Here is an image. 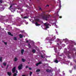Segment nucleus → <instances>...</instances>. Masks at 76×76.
Instances as JSON below:
<instances>
[{"label": "nucleus", "mask_w": 76, "mask_h": 76, "mask_svg": "<svg viewBox=\"0 0 76 76\" xmlns=\"http://www.w3.org/2000/svg\"><path fill=\"white\" fill-rule=\"evenodd\" d=\"M41 16L42 19L45 20H48V19L49 18V16H50V15H48V14H47L46 12H43L42 13Z\"/></svg>", "instance_id": "f257e3e1"}, {"label": "nucleus", "mask_w": 76, "mask_h": 76, "mask_svg": "<svg viewBox=\"0 0 76 76\" xmlns=\"http://www.w3.org/2000/svg\"><path fill=\"white\" fill-rule=\"evenodd\" d=\"M44 25L46 29H48L50 28V26H49L50 24L49 23H44Z\"/></svg>", "instance_id": "f03ea898"}, {"label": "nucleus", "mask_w": 76, "mask_h": 76, "mask_svg": "<svg viewBox=\"0 0 76 76\" xmlns=\"http://www.w3.org/2000/svg\"><path fill=\"white\" fill-rule=\"evenodd\" d=\"M23 66V65H22V64H21L18 67V69L19 70H21V69H22V68Z\"/></svg>", "instance_id": "7ed1b4c3"}, {"label": "nucleus", "mask_w": 76, "mask_h": 76, "mask_svg": "<svg viewBox=\"0 0 76 76\" xmlns=\"http://www.w3.org/2000/svg\"><path fill=\"white\" fill-rule=\"evenodd\" d=\"M56 39V36H55L54 37H53L52 38L50 39L49 40V41H54V39Z\"/></svg>", "instance_id": "20e7f679"}, {"label": "nucleus", "mask_w": 76, "mask_h": 76, "mask_svg": "<svg viewBox=\"0 0 76 76\" xmlns=\"http://www.w3.org/2000/svg\"><path fill=\"white\" fill-rule=\"evenodd\" d=\"M15 70H16V67H14L12 70V73H15Z\"/></svg>", "instance_id": "39448f33"}, {"label": "nucleus", "mask_w": 76, "mask_h": 76, "mask_svg": "<svg viewBox=\"0 0 76 76\" xmlns=\"http://www.w3.org/2000/svg\"><path fill=\"white\" fill-rule=\"evenodd\" d=\"M42 64V62L40 61L39 63H37L36 64V66H38L39 64Z\"/></svg>", "instance_id": "423d86ee"}, {"label": "nucleus", "mask_w": 76, "mask_h": 76, "mask_svg": "<svg viewBox=\"0 0 76 76\" xmlns=\"http://www.w3.org/2000/svg\"><path fill=\"white\" fill-rule=\"evenodd\" d=\"M46 72H48H48L50 73V72H51V70H50L49 69H47L46 70Z\"/></svg>", "instance_id": "0eeeda50"}, {"label": "nucleus", "mask_w": 76, "mask_h": 76, "mask_svg": "<svg viewBox=\"0 0 76 76\" xmlns=\"http://www.w3.org/2000/svg\"><path fill=\"white\" fill-rule=\"evenodd\" d=\"M8 35H11V36H12V37H13V34H12V33H10V32H8Z\"/></svg>", "instance_id": "6e6552de"}, {"label": "nucleus", "mask_w": 76, "mask_h": 76, "mask_svg": "<svg viewBox=\"0 0 76 76\" xmlns=\"http://www.w3.org/2000/svg\"><path fill=\"white\" fill-rule=\"evenodd\" d=\"M35 25H36V26H40V24L38 23H37V22H36V23H35Z\"/></svg>", "instance_id": "1a4fd4ad"}, {"label": "nucleus", "mask_w": 76, "mask_h": 76, "mask_svg": "<svg viewBox=\"0 0 76 76\" xmlns=\"http://www.w3.org/2000/svg\"><path fill=\"white\" fill-rule=\"evenodd\" d=\"M19 36L20 37V38H23V35H21V34H20Z\"/></svg>", "instance_id": "9d476101"}, {"label": "nucleus", "mask_w": 76, "mask_h": 76, "mask_svg": "<svg viewBox=\"0 0 76 76\" xmlns=\"http://www.w3.org/2000/svg\"><path fill=\"white\" fill-rule=\"evenodd\" d=\"M7 75L9 76H11V75H12V73H11V72H7Z\"/></svg>", "instance_id": "9b49d317"}, {"label": "nucleus", "mask_w": 76, "mask_h": 76, "mask_svg": "<svg viewBox=\"0 0 76 76\" xmlns=\"http://www.w3.org/2000/svg\"><path fill=\"white\" fill-rule=\"evenodd\" d=\"M54 61L56 63H58V61L57 60V59H56L55 61Z\"/></svg>", "instance_id": "f8f14e48"}, {"label": "nucleus", "mask_w": 76, "mask_h": 76, "mask_svg": "<svg viewBox=\"0 0 76 76\" xmlns=\"http://www.w3.org/2000/svg\"><path fill=\"white\" fill-rule=\"evenodd\" d=\"M32 52L33 53H35V52H36V50L35 49H33Z\"/></svg>", "instance_id": "ddd939ff"}, {"label": "nucleus", "mask_w": 76, "mask_h": 76, "mask_svg": "<svg viewBox=\"0 0 76 76\" xmlns=\"http://www.w3.org/2000/svg\"><path fill=\"white\" fill-rule=\"evenodd\" d=\"M23 52H24V50L22 49L21 50V53L22 54H23Z\"/></svg>", "instance_id": "4468645a"}, {"label": "nucleus", "mask_w": 76, "mask_h": 76, "mask_svg": "<svg viewBox=\"0 0 76 76\" xmlns=\"http://www.w3.org/2000/svg\"><path fill=\"white\" fill-rule=\"evenodd\" d=\"M36 22H39V20L38 18H37L35 20Z\"/></svg>", "instance_id": "2eb2a0df"}, {"label": "nucleus", "mask_w": 76, "mask_h": 76, "mask_svg": "<svg viewBox=\"0 0 76 76\" xmlns=\"http://www.w3.org/2000/svg\"><path fill=\"white\" fill-rule=\"evenodd\" d=\"M17 60H18V58H17L15 57L14 58V61H17Z\"/></svg>", "instance_id": "dca6fc26"}, {"label": "nucleus", "mask_w": 76, "mask_h": 76, "mask_svg": "<svg viewBox=\"0 0 76 76\" xmlns=\"http://www.w3.org/2000/svg\"><path fill=\"white\" fill-rule=\"evenodd\" d=\"M4 3V1L3 0H0V4L3 3Z\"/></svg>", "instance_id": "f3484780"}, {"label": "nucleus", "mask_w": 76, "mask_h": 76, "mask_svg": "<svg viewBox=\"0 0 76 76\" xmlns=\"http://www.w3.org/2000/svg\"><path fill=\"white\" fill-rule=\"evenodd\" d=\"M3 64L4 66H6V63L5 62H4L3 63Z\"/></svg>", "instance_id": "a211bd4d"}, {"label": "nucleus", "mask_w": 76, "mask_h": 76, "mask_svg": "<svg viewBox=\"0 0 76 76\" xmlns=\"http://www.w3.org/2000/svg\"><path fill=\"white\" fill-rule=\"evenodd\" d=\"M22 60L23 62H25V61H26V60L25 59H23V58H22Z\"/></svg>", "instance_id": "6ab92c4d"}, {"label": "nucleus", "mask_w": 76, "mask_h": 76, "mask_svg": "<svg viewBox=\"0 0 76 76\" xmlns=\"http://www.w3.org/2000/svg\"><path fill=\"white\" fill-rule=\"evenodd\" d=\"M40 71V69H37L36 70V72H39V71Z\"/></svg>", "instance_id": "aec40b11"}, {"label": "nucleus", "mask_w": 76, "mask_h": 76, "mask_svg": "<svg viewBox=\"0 0 76 76\" xmlns=\"http://www.w3.org/2000/svg\"><path fill=\"white\" fill-rule=\"evenodd\" d=\"M3 59V58L1 57H0V62H2L3 60H2Z\"/></svg>", "instance_id": "412c9836"}, {"label": "nucleus", "mask_w": 76, "mask_h": 76, "mask_svg": "<svg viewBox=\"0 0 76 76\" xmlns=\"http://www.w3.org/2000/svg\"><path fill=\"white\" fill-rule=\"evenodd\" d=\"M14 40L15 41L17 40V38L16 37H15L14 38Z\"/></svg>", "instance_id": "4be33fe9"}, {"label": "nucleus", "mask_w": 76, "mask_h": 76, "mask_svg": "<svg viewBox=\"0 0 76 76\" xmlns=\"http://www.w3.org/2000/svg\"><path fill=\"white\" fill-rule=\"evenodd\" d=\"M32 72H30V76H32Z\"/></svg>", "instance_id": "5701e85b"}, {"label": "nucleus", "mask_w": 76, "mask_h": 76, "mask_svg": "<svg viewBox=\"0 0 76 76\" xmlns=\"http://www.w3.org/2000/svg\"><path fill=\"white\" fill-rule=\"evenodd\" d=\"M17 75V74L15 73L13 75V76H16Z\"/></svg>", "instance_id": "b1692460"}, {"label": "nucleus", "mask_w": 76, "mask_h": 76, "mask_svg": "<svg viewBox=\"0 0 76 76\" xmlns=\"http://www.w3.org/2000/svg\"><path fill=\"white\" fill-rule=\"evenodd\" d=\"M73 50L75 51H76V49L75 48H74L73 49Z\"/></svg>", "instance_id": "393cba45"}, {"label": "nucleus", "mask_w": 76, "mask_h": 76, "mask_svg": "<svg viewBox=\"0 0 76 76\" xmlns=\"http://www.w3.org/2000/svg\"><path fill=\"white\" fill-rule=\"evenodd\" d=\"M12 6H13L12 5H11L10 6V9H11V8H12Z\"/></svg>", "instance_id": "a878e982"}, {"label": "nucleus", "mask_w": 76, "mask_h": 76, "mask_svg": "<svg viewBox=\"0 0 76 76\" xmlns=\"http://www.w3.org/2000/svg\"><path fill=\"white\" fill-rule=\"evenodd\" d=\"M69 72H70V73H72V70H69Z\"/></svg>", "instance_id": "bb28decb"}, {"label": "nucleus", "mask_w": 76, "mask_h": 76, "mask_svg": "<svg viewBox=\"0 0 76 76\" xmlns=\"http://www.w3.org/2000/svg\"><path fill=\"white\" fill-rule=\"evenodd\" d=\"M28 46H29V48H31V45H30V44L29 43L28 44Z\"/></svg>", "instance_id": "cd10ccee"}, {"label": "nucleus", "mask_w": 76, "mask_h": 76, "mask_svg": "<svg viewBox=\"0 0 76 76\" xmlns=\"http://www.w3.org/2000/svg\"><path fill=\"white\" fill-rule=\"evenodd\" d=\"M15 73H16V74H17V73H18V70H16L15 71Z\"/></svg>", "instance_id": "c85d7f7f"}, {"label": "nucleus", "mask_w": 76, "mask_h": 76, "mask_svg": "<svg viewBox=\"0 0 76 76\" xmlns=\"http://www.w3.org/2000/svg\"><path fill=\"white\" fill-rule=\"evenodd\" d=\"M74 69H75V70H76V66H75L74 67Z\"/></svg>", "instance_id": "c756f323"}, {"label": "nucleus", "mask_w": 76, "mask_h": 76, "mask_svg": "<svg viewBox=\"0 0 76 76\" xmlns=\"http://www.w3.org/2000/svg\"><path fill=\"white\" fill-rule=\"evenodd\" d=\"M26 18H27V17L26 16H24V19H26Z\"/></svg>", "instance_id": "7c9ffc66"}, {"label": "nucleus", "mask_w": 76, "mask_h": 76, "mask_svg": "<svg viewBox=\"0 0 76 76\" xmlns=\"http://www.w3.org/2000/svg\"><path fill=\"white\" fill-rule=\"evenodd\" d=\"M8 67H9V65H7V68H6V69H8Z\"/></svg>", "instance_id": "2f4dec72"}, {"label": "nucleus", "mask_w": 76, "mask_h": 76, "mask_svg": "<svg viewBox=\"0 0 76 76\" xmlns=\"http://www.w3.org/2000/svg\"><path fill=\"white\" fill-rule=\"evenodd\" d=\"M41 56L42 58H44V57H43V55H41Z\"/></svg>", "instance_id": "473e14b6"}, {"label": "nucleus", "mask_w": 76, "mask_h": 76, "mask_svg": "<svg viewBox=\"0 0 76 76\" xmlns=\"http://www.w3.org/2000/svg\"><path fill=\"white\" fill-rule=\"evenodd\" d=\"M68 57V58H70V56H69V55H68L67 56Z\"/></svg>", "instance_id": "72a5a7b5"}, {"label": "nucleus", "mask_w": 76, "mask_h": 76, "mask_svg": "<svg viewBox=\"0 0 76 76\" xmlns=\"http://www.w3.org/2000/svg\"><path fill=\"white\" fill-rule=\"evenodd\" d=\"M28 66H26L25 68L26 69H27V68H28Z\"/></svg>", "instance_id": "f704fd0d"}, {"label": "nucleus", "mask_w": 76, "mask_h": 76, "mask_svg": "<svg viewBox=\"0 0 76 76\" xmlns=\"http://www.w3.org/2000/svg\"><path fill=\"white\" fill-rule=\"evenodd\" d=\"M4 44H5V45H7V42H4Z\"/></svg>", "instance_id": "c9c22d12"}, {"label": "nucleus", "mask_w": 76, "mask_h": 76, "mask_svg": "<svg viewBox=\"0 0 76 76\" xmlns=\"http://www.w3.org/2000/svg\"><path fill=\"white\" fill-rule=\"evenodd\" d=\"M29 41L28 40L26 41V43H28Z\"/></svg>", "instance_id": "e433bc0d"}, {"label": "nucleus", "mask_w": 76, "mask_h": 76, "mask_svg": "<svg viewBox=\"0 0 76 76\" xmlns=\"http://www.w3.org/2000/svg\"><path fill=\"white\" fill-rule=\"evenodd\" d=\"M28 69H29V70H32V69L31 68L29 67Z\"/></svg>", "instance_id": "4c0bfd02"}, {"label": "nucleus", "mask_w": 76, "mask_h": 76, "mask_svg": "<svg viewBox=\"0 0 76 76\" xmlns=\"http://www.w3.org/2000/svg\"><path fill=\"white\" fill-rule=\"evenodd\" d=\"M59 18H62V16H59Z\"/></svg>", "instance_id": "58836bf2"}, {"label": "nucleus", "mask_w": 76, "mask_h": 76, "mask_svg": "<svg viewBox=\"0 0 76 76\" xmlns=\"http://www.w3.org/2000/svg\"><path fill=\"white\" fill-rule=\"evenodd\" d=\"M57 41H60V39H57Z\"/></svg>", "instance_id": "ea45409f"}, {"label": "nucleus", "mask_w": 76, "mask_h": 76, "mask_svg": "<svg viewBox=\"0 0 76 76\" xmlns=\"http://www.w3.org/2000/svg\"><path fill=\"white\" fill-rule=\"evenodd\" d=\"M63 75H65V73H63Z\"/></svg>", "instance_id": "a19ab883"}, {"label": "nucleus", "mask_w": 76, "mask_h": 76, "mask_svg": "<svg viewBox=\"0 0 76 76\" xmlns=\"http://www.w3.org/2000/svg\"><path fill=\"white\" fill-rule=\"evenodd\" d=\"M2 9H3V8H1V10Z\"/></svg>", "instance_id": "79ce46f5"}, {"label": "nucleus", "mask_w": 76, "mask_h": 76, "mask_svg": "<svg viewBox=\"0 0 76 76\" xmlns=\"http://www.w3.org/2000/svg\"><path fill=\"white\" fill-rule=\"evenodd\" d=\"M47 6H49V5H46V7H47Z\"/></svg>", "instance_id": "37998d69"}, {"label": "nucleus", "mask_w": 76, "mask_h": 76, "mask_svg": "<svg viewBox=\"0 0 76 76\" xmlns=\"http://www.w3.org/2000/svg\"><path fill=\"white\" fill-rule=\"evenodd\" d=\"M41 10V8H39V10Z\"/></svg>", "instance_id": "c03bdc74"}, {"label": "nucleus", "mask_w": 76, "mask_h": 76, "mask_svg": "<svg viewBox=\"0 0 76 76\" xmlns=\"http://www.w3.org/2000/svg\"><path fill=\"white\" fill-rule=\"evenodd\" d=\"M22 76H26V75H23Z\"/></svg>", "instance_id": "a18cd8bd"}, {"label": "nucleus", "mask_w": 76, "mask_h": 76, "mask_svg": "<svg viewBox=\"0 0 76 76\" xmlns=\"http://www.w3.org/2000/svg\"><path fill=\"white\" fill-rule=\"evenodd\" d=\"M26 23V24H28V22Z\"/></svg>", "instance_id": "49530a36"}, {"label": "nucleus", "mask_w": 76, "mask_h": 76, "mask_svg": "<svg viewBox=\"0 0 76 76\" xmlns=\"http://www.w3.org/2000/svg\"><path fill=\"white\" fill-rule=\"evenodd\" d=\"M70 64L71 65V66H72V64L71 63H70Z\"/></svg>", "instance_id": "de8ad7c7"}, {"label": "nucleus", "mask_w": 76, "mask_h": 76, "mask_svg": "<svg viewBox=\"0 0 76 76\" xmlns=\"http://www.w3.org/2000/svg\"><path fill=\"white\" fill-rule=\"evenodd\" d=\"M57 44H58V45L59 44L58 43H57Z\"/></svg>", "instance_id": "09e8293b"}, {"label": "nucleus", "mask_w": 76, "mask_h": 76, "mask_svg": "<svg viewBox=\"0 0 76 76\" xmlns=\"http://www.w3.org/2000/svg\"><path fill=\"white\" fill-rule=\"evenodd\" d=\"M75 63H76V61H75Z\"/></svg>", "instance_id": "8fccbe9b"}, {"label": "nucleus", "mask_w": 76, "mask_h": 76, "mask_svg": "<svg viewBox=\"0 0 76 76\" xmlns=\"http://www.w3.org/2000/svg\"><path fill=\"white\" fill-rule=\"evenodd\" d=\"M1 67H3V66H1Z\"/></svg>", "instance_id": "3c124183"}, {"label": "nucleus", "mask_w": 76, "mask_h": 76, "mask_svg": "<svg viewBox=\"0 0 76 76\" xmlns=\"http://www.w3.org/2000/svg\"><path fill=\"white\" fill-rule=\"evenodd\" d=\"M61 49V48H59V49Z\"/></svg>", "instance_id": "603ef678"}, {"label": "nucleus", "mask_w": 76, "mask_h": 76, "mask_svg": "<svg viewBox=\"0 0 76 76\" xmlns=\"http://www.w3.org/2000/svg\"><path fill=\"white\" fill-rule=\"evenodd\" d=\"M58 48H59V47H58Z\"/></svg>", "instance_id": "864d4df0"}, {"label": "nucleus", "mask_w": 76, "mask_h": 76, "mask_svg": "<svg viewBox=\"0 0 76 76\" xmlns=\"http://www.w3.org/2000/svg\"><path fill=\"white\" fill-rule=\"evenodd\" d=\"M28 64H29V63L28 62Z\"/></svg>", "instance_id": "5fc2aeb1"}, {"label": "nucleus", "mask_w": 76, "mask_h": 76, "mask_svg": "<svg viewBox=\"0 0 76 76\" xmlns=\"http://www.w3.org/2000/svg\"><path fill=\"white\" fill-rule=\"evenodd\" d=\"M9 9H10V8H9Z\"/></svg>", "instance_id": "6e6d98bb"}]
</instances>
